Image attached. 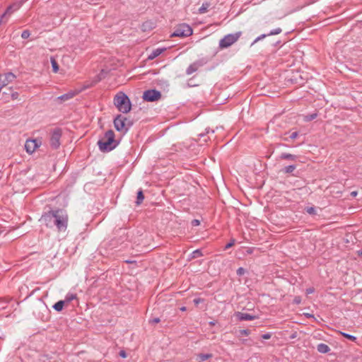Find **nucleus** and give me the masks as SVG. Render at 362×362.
<instances>
[{"mask_svg":"<svg viewBox=\"0 0 362 362\" xmlns=\"http://www.w3.org/2000/svg\"><path fill=\"white\" fill-rule=\"evenodd\" d=\"M235 239H231L228 243H227L225 246V250L230 248L232 246L235 245Z\"/></svg>","mask_w":362,"mask_h":362,"instance_id":"nucleus-35","label":"nucleus"},{"mask_svg":"<svg viewBox=\"0 0 362 362\" xmlns=\"http://www.w3.org/2000/svg\"><path fill=\"white\" fill-rule=\"evenodd\" d=\"M144 199V192L141 189H139L136 194V204L137 206L140 205Z\"/></svg>","mask_w":362,"mask_h":362,"instance_id":"nucleus-20","label":"nucleus"},{"mask_svg":"<svg viewBox=\"0 0 362 362\" xmlns=\"http://www.w3.org/2000/svg\"><path fill=\"white\" fill-rule=\"evenodd\" d=\"M357 252H358V257H362V250H358Z\"/></svg>","mask_w":362,"mask_h":362,"instance_id":"nucleus-50","label":"nucleus"},{"mask_svg":"<svg viewBox=\"0 0 362 362\" xmlns=\"http://www.w3.org/2000/svg\"><path fill=\"white\" fill-rule=\"evenodd\" d=\"M9 92H11V98L12 100H16L18 97V93L16 91H13L11 88H8V89Z\"/></svg>","mask_w":362,"mask_h":362,"instance_id":"nucleus-30","label":"nucleus"},{"mask_svg":"<svg viewBox=\"0 0 362 362\" xmlns=\"http://www.w3.org/2000/svg\"><path fill=\"white\" fill-rule=\"evenodd\" d=\"M242 32L228 34L219 41V48L223 49L229 47L240 37Z\"/></svg>","mask_w":362,"mask_h":362,"instance_id":"nucleus-4","label":"nucleus"},{"mask_svg":"<svg viewBox=\"0 0 362 362\" xmlns=\"http://www.w3.org/2000/svg\"><path fill=\"white\" fill-rule=\"evenodd\" d=\"M160 91L156 89H149L144 92L142 98L146 102H156L161 98Z\"/></svg>","mask_w":362,"mask_h":362,"instance_id":"nucleus-7","label":"nucleus"},{"mask_svg":"<svg viewBox=\"0 0 362 362\" xmlns=\"http://www.w3.org/2000/svg\"><path fill=\"white\" fill-rule=\"evenodd\" d=\"M306 316L308 317H313V315H311V314H306Z\"/></svg>","mask_w":362,"mask_h":362,"instance_id":"nucleus-52","label":"nucleus"},{"mask_svg":"<svg viewBox=\"0 0 362 362\" xmlns=\"http://www.w3.org/2000/svg\"><path fill=\"white\" fill-rule=\"evenodd\" d=\"M154 28V23L151 21H147L142 23L141 30L144 32L150 31Z\"/></svg>","mask_w":362,"mask_h":362,"instance_id":"nucleus-15","label":"nucleus"},{"mask_svg":"<svg viewBox=\"0 0 362 362\" xmlns=\"http://www.w3.org/2000/svg\"><path fill=\"white\" fill-rule=\"evenodd\" d=\"M215 323H216L215 322L211 321V322H209V325H214Z\"/></svg>","mask_w":362,"mask_h":362,"instance_id":"nucleus-53","label":"nucleus"},{"mask_svg":"<svg viewBox=\"0 0 362 362\" xmlns=\"http://www.w3.org/2000/svg\"><path fill=\"white\" fill-rule=\"evenodd\" d=\"M272 337V334L270 333H266L262 335V338L263 339H269Z\"/></svg>","mask_w":362,"mask_h":362,"instance_id":"nucleus-43","label":"nucleus"},{"mask_svg":"<svg viewBox=\"0 0 362 362\" xmlns=\"http://www.w3.org/2000/svg\"><path fill=\"white\" fill-rule=\"evenodd\" d=\"M200 224V221H199L198 219H193L191 222V225L192 226H199Z\"/></svg>","mask_w":362,"mask_h":362,"instance_id":"nucleus-39","label":"nucleus"},{"mask_svg":"<svg viewBox=\"0 0 362 362\" xmlns=\"http://www.w3.org/2000/svg\"><path fill=\"white\" fill-rule=\"evenodd\" d=\"M119 356H121L123 358H125L127 356L126 351L124 350H121L119 353Z\"/></svg>","mask_w":362,"mask_h":362,"instance_id":"nucleus-42","label":"nucleus"},{"mask_svg":"<svg viewBox=\"0 0 362 362\" xmlns=\"http://www.w3.org/2000/svg\"><path fill=\"white\" fill-rule=\"evenodd\" d=\"M62 136V130L60 128H55L51 132L49 144L52 148L58 149L61 145L60 139Z\"/></svg>","mask_w":362,"mask_h":362,"instance_id":"nucleus-6","label":"nucleus"},{"mask_svg":"<svg viewBox=\"0 0 362 362\" xmlns=\"http://www.w3.org/2000/svg\"><path fill=\"white\" fill-rule=\"evenodd\" d=\"M40 221L47 228L56 227L59 233L64 232L68 227L69 216L64 209H50L42 214Z\"/></svg>","mask_w":362,"mask_h":362,"instance_id":"nucleus-1","label":"nucleus"},{"mask_svg":"<svg viewBox=\"0 0 362 362\" xmlns=\"http://www.w3.org/2000/svg\"><path fill=\"white\" fill-rule=\"evenodd\" d=\"M296 169V165H289L282 169V172L286 174L292 173Z\"/></svg>","mask_w":362,"mask_h":362,"instance_id":"nucleus-22","label":"nucleus"},{"mask_svg":"<svg viewBox=\"0 0 362 362\" xmlns=\"http://www.w3.org/2000/svg\"><path fill=\"white\" fill-rule=\"evenodd\" d=\"M204 301V299L201 298H196L193 300V303L195 305H198L200 303H203Z\"/></svg>","mask_w":362,"mask_h":362,"instance_id":"nucleus-36","label":"nucleus"},{"mask_svg":"<svg viewBox=\"0 0 362 362\" xmlns=\"http://www.w3.org/2000/svg\"><path fill=\"white\" fill-rule=\"evenodd\" d=\"M284 140L285 141H288V138H285Z\"/></svg>","mask_w":362,"mask_h":362,"instance_id":"nucleus-55","label":"nucleus"},{"mask_svg":"<svg viewBox=\"0 0 362 362\" xmlns=\"http://www.w3.org/2000/svg\"><path fill=\"white\" fill-rule=\"evenodd\" d=\"M279 158L281 160H296L298 156L289 153H282Z\"/></svg>","mask_w":362,"mask_h":362,"instance_id":"nucleus-16","label":"nucleus"},{"mask_svg":"<svg viewBox=\"0 0 362 362\" xmlns=\"http://www.w3.org/2000/svg\"><path fill=\"white\" fill-rule=\"evenodd\" d=\"M124 262L127 264H136V260H132V259H127V260H124Z\"/></svg>","mask_w":362,"mask_h":362,"instance_id":"nucleus-45","label":"nucleus"},{"mask_svg":"<svg viewBox=\"0 0 362 362\" xmlns=\"http://www.w3.org/2000/svg\"><path fill=\"white\" fill-rule=\"evenodd\" d=\"M7 303H8V301L0 299V304H1L0 309L6 308Z\"/></svg>","mask_w":362,"mask_h":362,"instance_id":"nucleus-37","label":"nucleus"},{"mask_svg":"<svg viewBox=\"0 0 362 362\" xmlns=\"http://www.w3.org/2000/svg\"><path fill=\"white\" fill-rule=\"evenodd\" d=\"M212 356L211 354H199L197 355V361L198 362H203L212 358Z\"/></svg>","mask_w":362,"mask_h":362,"instance_id":"nucleus-19","label":"nucleus"},{"mask_svg":"<svg viewBox=\"0 0 362 362\" xmlns=\"http://www.w3.org/2000/svg\"><path fill=\"white\" fill-rule=\"evenodd\" d=\"M209 132V130H206V132L205 133H202V134H199V136L200 137H204L206 134H208Z\"/></svg>","mask_w":362,"mask_h":362,"instance_id":"nucleus-48","label":"nucleus"},{"mask_svg":"<svg viewBox=\"0 0 362 362\" xmlns=\"http://www.w3.org/2000/svg\"><path fill=\"white\" fill-rule=\"evenodd\" d=\"M358 192L356 191H354L351 192V195L354 197H356Z\"/></svg>","mask_w":362,"mask_h":362,"instance_id":"nucleus-49","label":"nucleus"},{"mask_svg":"<svg viewBox=\"0 0 362 362\" xmlns=\"http://www.w3.org/2000/svg\"><path fill=\"white\" fill-rule=\"evenodd\" d=\"M314 291H315V289L313 287H310V288H308L306 289V293L307 294L313 293H314Z\"/></svg>","mask_w":362,"mask_h":362,"instance_id":"nucleus-44","label":"nucleus"},{"mask_svg":"<svg viewBox=\"0 0 362 362\" xmlns=\"http://www.w3.org/2000/svg\"><path fill=\"white\" fill-rule=\"evenodd\" d=\"M8 88H5V90L3 91V95H11V92L8 90Z\"/></svg>","mask_w":362,"mask_h":362,"instance_id":"nucleus-46","label":"nucleus"},{"mask_svg":"<svg viewBox=\"0 0 362 362\" xmlns=\"http://www.w3.org/2000/svg\"><path fill=\"white\" fill-rule=\"evenodd\" d=\"M211 6L209 2H204L202 6L199 8V13H204L208 11L209 7Z\"/></svg>","mask_w":362,"mask_h":362,"instance_id":"nucleus-23","label":"nucleus"},{"mask_svg":"<svg viewBox=\"0 0 362 362\" xmlns=\"http://www.w3.org/2000/svg\"><path fill=\"white\" fill-rule=\"evenodd\" d=\"M192 28L186 23H182L177 25L174 32L170 35V37H185L192 35Z\"/></svg>","mask_w":362,"mask_h":362,"instance_id":"nucleus-5","label":"nucleus"},{"mask_svg":"<svg viewBox=\"0 0 362 362\" xmlns=\"http://www.w3.org/2000/svg\"><path fill=\"white\" fill-rule=\"evenodd\" d=\"M41 145V141L38 139H28L25 144V148L26 151L31 154L33 153Z\"/></svg>","mask_w":362,"mask_h":362,"instance_id":"nucleus-9","label":"nucleus"},{"mask_svg":"<svg viewBox=\"0 0 362 362\" xmlns=\"http://www.w3.org/2000/svg\"><path fill=\"white\" fill-rule=\"evenodd\" d=\"M317 114L315 112L313 113V114H309L304 117V121L310 122V121L315 119L317 117Z\"/></svg>","mask_w":362,"mask_h":362,"instance_id":"nucleus-25","label":"nucleus"},{"mask_svg":"<svg viewBox=\"0 0 362 362\" xmlns=\"http://www.w3.org/2000/svg\"><path fill=\"white\" fill-rule=\"evenodd\" d=\"M75 95V93L74 92H69L65 94H63L57 98V100H60L61 102L66 101L69 99H71Z\"/></svg>","mask_w":362,"mask_h":362,"instance_id":"nucleus-18","label":"nucleus"},{"mask_svg":"<svg viewBox=\"0 0 362 362\" xmlns=\"http://www.w3.org/2000/svg\"><path fill=\"white\" fill-rule=\"evenodd\" d=\"M114 105L122 113H128L132 110L130 99L124 92H119L114 97Z\"/></svg>","mask_w":362,"mask_h":362,"instance_id":"nucleus-3","label":"nucleus"},{"mask_svg":"<svg viewBox=\"0 0 362 362\" xmlns=\"http://www.w3.org/2000/svg\"><path fill=\"white\" fill-rule=\"evenodd\" d=\"M251 333V331L248 329H240L239 330V334L238 337H241L242 335L247 336Z\"/></svg>","mask_w":362,"mask_h":362,"instance_id":"nucleus-32","label":"nucleus"},{"mask_svg":"<svg viewBox=\"0 0 362 362\" xmlns=\"http://www.w3.org/2000/svg\"><path fill=\"white\" fill-rule=\"evenodd\" d=\"M341 334L346 339L351 341H356L357 338L355 336H353L351 334L345 333V332H341Z\"/></svg>","mask_w":362,"mask_h":362,"instance_id":"nucleus-27","label":"nucleus"},{"mask_svg":"<svg viewBox=\"0 0 362 362\" xmlns=\"http://www.w3.org/2000/svg\"><path fill=\"white\" fill-rule=\"evenodd\" d=\"M30 33L28 30H25L21 33V37L23 39H27L30 37Z\"/></svg>","mask_w":362,"mask_h":362,"instance_id":"nucleus-33","label":"nucleus"},{"mask_svg":"<svg viewBox=\"0 0 362 362\" xmlns=\"http://www.w3.org/2000/svg\"><path fill=\"white\" fill-rule=\"evenodd\" d=\"M125 124L127 126V131L134 124V120L126 117Z\"/></svg>","mask_w":362,"mask_h":362,"instance_id":"nucleus-31","label":"nucleus"},{"mask_svg":"<svg viewBox=\"0 0 362 362\" xmlns=\"http://www.w3.org/2000/svg\"><path fill=\"white\" fill-rule=\"evenodd\" d=\"M305 210L310 215H316V209L313 206L306 207Z\"/></svg>","mask_w":362,"mask_h":362,"instance_id":"nucleus-29","label":"nucleus"},{"mask_svg":"<svg viewBox=\"0 0 362 362\" xmlns=\"http://www.w3.org/2000/svg\"><path fill=\"white\" fill-rule=\"evenodd\" d=\"M65 305V301L64 300H59L57 301V303H55L52 308L57 312H61L63 308H64V306Z\"/></svg>","mask_w":362,"mask_h":362,"instance_id":"nucleus-21","label":"nucleus"},{"mask_svg":"<svg viewBox=\"0 0 362 362\" xmlns=\"http://www.w3.org/2000/svg\"><path fill=\"white\" fill-rule=\"evenodd\" d=\"M282 32V30L281 28H277L276 29H274L272 30H271L268 34H262L261 35H259V37H257L253 42L251 44V45H255L256 42H257L258 41L265 38L267 36H270V35H278V34H280Z\"/></svg>","mask_w":362,"mask_h":362,"instance_id":"nucleus-12","label":"nucleus"},{"mask_svg":"<svg viewBox=\"0 0 362 362\" xmlns=\"http://www.w3.org/2000/svg\"><path fill=\"white\" fill-rule=\"evenodd\" d=\"M235 315L240 321L253 320L258 317L256 315H252L248 313H244L241 312H236Z\"/></svg>","mask_w":362,"mask_h":362,"instance_id":"nucleus-13","label":"nucleus"},{"mask_svg":"<svg viewBox=\"0 0 362 362\" xmlns=\"http://www.w3.org/2000/svg\"><path fill=\"white\" fill-rule=\"evenodd\" d=\"M317 350L322 354H326L328 353L330 351V348L328 345L320 343L317 346Z\"/></svg>","mask_w":362,"mask_h":362,"instance_id":"nucleus-17","label":"nucleus"},{"mask_svg":"<svg viewBox=\"0 0 362 362\" xmlns=\"http://www.w3.org/2000/svg\"><path fill=\"white\" fill-rule=\"evenodd\" d=\"M245 272H246V269H244L243 267H239L236 271V274L239 276L244 275L245 274Z\"/></svg>","mask_w":362,"mask_h":362,"instance_id":"nucleus-34","label":"nucleus"},{"mask_svg":"<svg viewBox=\"0 0 362 362\" xmlns=\"http://www.w3.org/2000/svg\"><path fill=\"white\" fill-rule=\"evenodd\" d=\"M51 64L53 72L57 73L59 71V67L57 62L53 57H51Z\"/></svg>","mask_w":362,"mask_h":362,"instance_id":"nucleus-24","label":"nucleus"},{"mask_svg":"<svg viewBox=\"0 0 362 362\" xmlns=\"http://www.w3.org/2000/svg\"><path fill=\"white\" fill-rule=\"evenodd\" d=\"M160 320L159 317H155V318H153L152 320H149V323L153 325V324H156V323L160 322Z\"/></svg>","mask_w":362,"mask_h":362,"instance_id":"nucleus-38","label":"nucleus"},{"mask_svg":"<svg viewBox=\"0 0 362 362\" xmlns=\"http://www.w3.org/2000/svg\"><path fill=\"white\" fill-rule=\"evenodd\" d=\"M301 302V298L300 296H296L293 299V303L298 305Z\"/></svg>","mask_w":362,"mask_h":362,"instance_id":"nucleus-41","label":"nucleus"},{"mask_svg":"<svg viewBox=\"0 0 362 362\" xmlns=\"http://www.w3.org/2000/svg\"><path fill=\"white\" fill-rule=\"evenodd\" d=\"M298 135V132H293L291 134L289 138L291 139H295L297 138Z\"/></svg>","mask_w":362,"mask_h":362,"instance_id":"nucleus-40","label":"nucleus"},{"mask_svg":"<svg viewBox=\"0 0 362 362\" xmlns=\"http://www.w3.org/2000/svg\"><path fill=\"white\" fill-rule=\"evenodd\" d=\"M206 63L203 59L197 60L194 63L191 64L186 70V74L187 75H191L194 72L197 71L199 67L204 66Z\"/></svg>","mask_w":362,"mask_h":362,"instance_id":"nucleus-11","label":"nucleus"},{"mask_svg":"<svg viewBox=\"0 0 362 362\" xmlns=\"http://www.w3.org/2000/svg\"><path fill=\"white\" fill-rule=\"evenodd\" d=\"M76 298V294L75 293H68L66 297H65V303H69L71 302V300H74Z\"/></svg>","mask_w":362,"mask_h":362,"instance_id":"nucleus-26","label":"nucleus"},{"mask_svg":"<svg viewBox=\"0 0 362 362\" xmlns=\"http://www.w3.org/2000/svg\"><path fill=\"white\" fill-rule=\"evenodd\" d=\"M203 255L202 252L200 250H196L192 253V258L195 259Z\"/></svg>","mask_w":362,"mask_h":362,"instance_id":"nucleus-28","label":"nucleus"},{"mask_svg":"<svg viewBox=\"0 0 362 362\" xmlns=\"http://www.w3.org/2000/svg\"><path fill=\"white\" fill-rule=\"evenodd\" d=\"M125 121L126 117H124L122 115H117L113 121L115 129L118 132H123V134H126L127 132V129L125 124Z\"/></svg>","mask_w":362,"mask_h":362,"instance_id":"nucleus-8","label":"nucleus"},{"mask_svg":"<svg viewBox=\"0 0 362 362\" xmlns=\"http://www.w3.org/2000/svg\"><path fill=\"white\" fill-rule=\"evenodd\" d=\"M97 77H98V79H97L96 82H98V81H100V80H101V78H100V77H99V76H98Z\"/></svg>","mask_w":362,"mask_h":362,"instance_id":"nucleus-54","label":"nucleus"},{"mask_svg":"<svg viewBox=\"0 0 362 362\" xmlns=\"http://www.w3.org/2000/svg\"><path fill=\"white\" fill-rule=\"evenodd\" d=\"M297 335H298L297 332H295L294 333H293V334L290 336V338H291V339H295L296 337H297Z\"/></svg>","mask_w":362,"mask_h":362,"instance_id":"nucleus-47","label":"nucleus"},{"mask_svg":"<svg viewBox=\"0 0 362 362\" xmlns=\"http://www.w3.org/2000/svg\"><path fill=\"white\" fill-rule=\"evenodd\" d=\"M180 310L181 311H185L186 310V307L183 306V307L180 308Z\"/></svg>","mask_w":362,"mask_h":362,"instance_id":"nucleus-51","label":"nucleus"},{"mask_svg":"<svg viewBox=\"0 0 362 362\" xmlns=\"http://www.w3.org/2000/svg\"><path fill=\"white\" fill-rule=\"evenodd\" d=\"M119 141L115 139V134L113 130H107L103 137L98 140L97 144L100 151L103 153H107L115 149Z\"/></svg>","mask_w":362,"mask_h":362,"instance_id":"nucleus-2","label":"nucleus"},{"mask_svg":"<svg viewBox=\"0 0 362 362\" xmlns=\"http://www.w3.org/2000/svg\"><path fill=\"white\" fill-rule=\"evenodd\" d=\"M166 50V48H157L152 51V52L148 55V60H153L157 57H158L160 54H161L164 51Z\"/></svg>","mask_w":362,"mask_h":362,"instance_id":"nucleus-14","label":"nucleus"},{"mask_svg":"<svg viewBox=\"0 0 362 362\" xmlns=\"http://www.w3.org/2000/svg\"><path fill=\"white\" fill-rule=\"evenodd\" d=\"M16 78V75L11 72L0 76V88H6V86Z\"/></svg>","mask_w":362,"mask_h":362,"instance_id":"nucleus-10","label":"nucleus"}]
</instances>
